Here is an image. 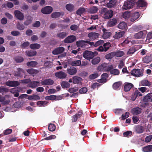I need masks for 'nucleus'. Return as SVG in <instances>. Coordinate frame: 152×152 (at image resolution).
Here are the masks:
<instances>
[{
    "label": "nucleus",
    "instance_id": "4be33fe9",
    "mask_svg": "<svg viewBox=\"0 0 152 152\" xmlns=\"http://www.w3.org/2000/svg\"><path fill=\"white\" fill-rule=\"evenodd\" d=\"M28 99L30 100L36 101L40 99V97L38 95H34L28 96Z\"/></svg>",
    "mask_w": 152,
    "mask_h": 152
},
{
    "label": "nucleus",
    "instance_id": "864d4df0",
    "mask_svg": "<svg viewBox=\"0 0 152 152\" xmlns=\"http://www.w3.org/2000/svg\"><path fill=\"white\" fill-rule=\"evenodd\" d=\"M136 131L137 133H141L143 131V127L141 126H137L136 128Z\"/></svg>",
    "mask_w": 152,
    "mask_h": 152
},
{
    "label": "nucleus",
    "instance_id": "1a4fd4ad",
    "mask_svg": "<svg viewBox=\"0 0 152 152\" xmlns=\"http://www.w3.org/2000/svg\"><path fill=\"white\" fill-rule=\"evenodd\" d=\"M102 31L103 32V34L102 35V38L104 39L108 38L111 36V33L108 31L105 28H103Z\"/></svg>",
    "mask_w": 152,
    "mask_h": 152
},
{
    "label": "nucleus",
    "instance_id": "f03ea898",
    "mask_svg": "<svg viewBox=\"0 0 152 152\" xmlns=\"http://www.w3.org/2000/svg\"><path fill=\"white\" fill-rule=\"evenodd\" d=\"M95 52H92L90 51H85L83 53V57L87 60H90L92 59L94 56Z\"/></svg>",
    "mask_w": 152,
    "mask_h": 152
},
{
    "label": "nucleus",
    "instance_id": "49530a36",
    "mask_svg": "<svg viewBox=\"0 0 152 152\" xmlns=\"http://www.w3.org/2000/svg\"><path fill=\"white\" fill-rule=\"evenodd\" d=\"M67 35V34L65 32H61L58 33L57 34V36L61 39H63Z\"/></svg>",
    "mask_w": 152,
    "mask_h": 152
},
{
    "label": "nucleus",
    "instance_id": "de8ad7c7",
    "mask_svg": "<svg viewBox=\"0 0 152 152\" xmlns=\"http://www.w3.org/2000/svg\"><path fill=\"white\" fill-rule=\"evenodd\" d=\"M106 65L104 67V71H108L111 70L113 68V66L112 65H109L107 64H105Z\"/></svg>",
    "mask_w": 152,
    "mask_h": 152
},
{
    "label": "nucleus",
    "instance_id": "2eb2a0df",
    "mask_svg": "<svg viewBox=\"0 0 152 152\" xmlns=\"http://www.w3.org/2000/svg\"><path fill=\"white\" fill-rule=\"evenodd\" d=\"M10 97V95H6L4 97H1L0 96V102H2L4 104H8L10 101L9 100H5V98H8Z\"/></svg>",
    "mask_w": 152,
    "mask_h": 152
},
{
    "label": "nucleus",
    "instance_id": "e2e57ef3",
    "mask_svg": "<svg viewBox=\"0 0 152 152\" xmlns=\"http://www.w3.org/2000/svg\"><path fill=\"white\" fill-rule=\"evenodd\" d=\"M55 129V126L53 124H50L48 126V129L50 131H54Z\"/></svg>",
    "mask_w": 152,
    "mask_h": 152
},
{
    "label": "nucleus",
    "instance_id": "423d86ee",
    "mask_svg": "<svg viewBox=\"0 0 152 152\" xmlns=\"http://www.w3.org/2000/svg\"><path fill=\"white\" fill-rule=\"evenodd\" d=\"M131 74L136 77H139L143 75L142 72L140 69H139L132 70L131 72Z\"/></svg>",
    "mask_w": 152,
    "mask_h": 152
},
{
    "label": "nucleus",
    "instance_id": "9d476101",
    "mask_svg": "<svg viewBox=\"0 0 152 152\" xmlns=\"http://www.w3.org/2000/svg\"><path fill=\"white\" fill-rule=\"evenodd\" d=\"M16 18L20 20H23L24 18L23 14L18 10H15L14 12Z\"/></svg>",
    "mask_w": 152,
    "mask_h": 152
},
{
    "label": "nucleus",
    "instance_id": "5701e85b",
    "mask_svg": "<svg viewBox=\"0 0 152 152\" xmlns=\"http://www.w3.org/2000/svg\"><path fill=\"white\" fill-rule=\"evenodd\" d=\"M143 37V33L142 31L135 33L134 35V38L136 39H140L142 38Z\"/></svg>",
    "mask_w": 152,
    "mask_h": 152
},
{
    "label": "nucleus",
    "instance_id": "09e8293b",
    "mask_svg": "<svg viewBox=\"0 0 152 152\" xmlns=\"http://www.w3.org/2000/svg\"><path fill=\"white\" fill-rule=\"evenodd\" d=\"M66 7L68 11H72L74 9V6L72 4H69L66 5Z\"/></svg>",
    "mask_w": 152,
    "mask_h": 152
},
{
    "label": "nucleus",
    "instance_id": "c9c22d12",
    "mask_svg": "<svg viewBox=\"0 0 152 152\" xmlns=\"http://www.w3.org/2000/svg\"><path fill=\"white\" fill-rule=\"evenodd\" d=\"M141 109L139 108H134L132 110V112L134 115H137L140 113Z\"/></svg>",
    "mask_w": 152,
    "mask_h": 152
},
{
    "label": "nucleus",
    "instance_id": "0eeeda50",
    "mask_svg": "<svg viewBox=\"0 0 152 152\" xmlns=\"http://www.w3.org/2000/svg\"><path fill=\"white\" fill-rule=\"evenodd\" d=\"M55 75L57 77L60 79H64L67 76V74L63 71H60L55 73Z\"/></svg>",
    "mask_w": 152,
    "mask_h": 152
},
{
    "label": "nucleus",
    "instance_id": "2f4dec72",
    "mask_svg": "<svg viewBox=\"0 0 152 152\" xmlns=\"http://www.w3.org/2000/svg\"><path fill=\"white\" fill-rule=\"evenodd\" d=\"M27 71L28 73L31 74L33 76L38 73L37 70L32 68L27 69Z\"/></svg>",
    "mask_w": 152,
    "mask_h": 152
},
{
    "label": "nucleus",
    "instance_id": "72a5a7b5",
    "mask_svg": "<svg viewBox=\"0 0 152 152\" xmlns=\"http://www.w3.org/2000/svg\"><path fill=\"white\" fill-rule=\"evenodd\" d=\"M37 64V62L34 61L28 62L26 64L29 67H34Z\"/></svg>",
    "mask_w": 152,
    "mask_h": 152
},
{
    "label": "nucleus",
    "instance_id": "5fc2aeb1",
    "mask_svg": "<svg viewBox=\"0 0 152 152\" xmlns=\"http://www.w3.org/2000/svg\"><path fill=\"white\" fill-rule=\"evenodd\" d=\"M85 42H86V41H79L76 42V45L78 47H83L84 45Z\"/></svg>",
    "mask_w": 152,
    "mask_h": 152
},
{
    "label": "nucleus",
    "instance_id": "052dcab7",
    "mask_svg": "<svg viewBox=\"0 0 152 152\" xmlns=\"http://www.w3.org/2000/svg\"><path fill=\"white\" fill-rule=\"evenodd\" d=\"M55 98V95H51L50 96H45V99L46 100H54V99Z\"/></svg>",
    "mask_w": 152,
    "mask_h": 152
},
{
    "label": "nucleus",
    "instance_id": "cd10ccee",
    "mask_svg": "<svg viewBox=\"0 0 152 152\" xmlns=\"http://www.w3.org/2000/svg\"><path fill=\"white\" fill-rule=\"evenodd\" d=\"M133 85L131 83L126 84L124 87V90L126 91H128L130 90L133 87Z\"/></svg>",
    "mask_w": 152,
    "mask_h": 152
},
{
    "label": "nucleus",
    "instance_id": "680f3d73",
    "mask_svg": "<svg viewBox=\"0 0 152 152\" xmlns=\"http://www.w3.org/2000/svg\"><path fill=\"white\" fill-rule=\"evenodd\" d=\"M48 102L46 101H38L37 103V105L39 106H44L47 104Z\"/></svg>",
    "mask_w": 152,
    "mask_h": 152
},
{
    "label": "nucleus",
    "instance_id": "c756f323",
    "mask_svg": "<svg viewBox=\"0 0 152 152\" xmlns=\"http://www.w3.org/2000/svg\"><path fill=\"white\" fill-rule=\"evenodd\" d=\"M142 151L144 152H150L152 151V145H149L142 148Z\"/></svg>",
    "mask_w": 152,
    "mask_h": 152
},
{
    "label": "nucleus",
    "instance_id": "ea45409f",
    "mask_svg": "<svg viewBox=\"0 0 152 152\" xmlns=\"http://www.w3.org/2000/svg\"><path fill=\"white\" fill-rule=\"evenodd\" d=\"M62 87L63 88H67L70 86V84L67 82L63 81L61 83Z\"/></svg>",
    "mask_w": 152,
    "mask_h": 152
},
{
    "label": "nucleus",
    "instance_id": "c03bdc74",
    "mask_svg": "<svg viewBox=\"0 0 152 152\" xmlns=\"http://www.w3.org/2000/svg\"><path fill=\"white\" fill-rule=\"evenodd\" d=\"M24 73V72L22 69L20 68H18V72L16 73L15 75L16 76H22V74Z\"/></svg>",
    "mask_w": 152,
    "mask_h": 152
},
{
    "label": "nucleus",
    "instance_id": "412c9836",
    "mask_svg": "<svg viewBox=\"0 0 152 152\" xmlns=\"http://www.w3.org/2000/svg\"><path fill=\"white\" fill-rule=\"evenodd\" d=\"M140 84L142 86L149 87L151 85V83L148 81L147 80H144L140 81Z\"/></svg>",
    "mask_w": 152,
    "mask_h": 152
},
{
    "label": "nucleus",
    "instance_id": "4d7b16f0",
    "mask_svg": "<svg viewBox=\"0 0 152 152\" xmlns=\"http://www.w3.org/2000/svg\"><path fill=\"white\" fill-rule=\"evenodd\" d=\"M110 73L114 75H118L119 74V72L117 69H113L110 71Z\"/></svg>",
    "mask_w": 152,
    "mask_h": 152
},
{
    "label": "nucleus",
    "instance_id": "bb28decb",
    "mask_svg": "<svg viewBox=\"0 0 152 152\" xmlns=\"http://www.w3.org/2000/svg\"><path fill=\"white\" fill-rule=\"evenodd\" d=\"M125 34L124 31H120L119 32H116L114 36L113 37L115 39H119L124 36Z\"/></svg>",
    "mask_w": 152,
    "mask_h": 152
},
{
    "label": "nucleus",
    "instance_id": "13d9d810",
    "mask_svg": "<svg viewBox=\"0 0 152 152\" xmlns=\"http://www.w3.org/2000/svg\"><path fill=\"white\" fill-rule=\"evenodd\" d=\"M78 87H75L74 88H70L69 89L68 91L70 93H72L78 91Z\"/></svg>",
    "mask_w": 152,
    "mask_h": 152
},
{
    "label": "nucleus",
    "instance_id": "774afa93",
    "mask_svg": "<svg viewBox=\"0 0 152 152\" xmlns=\"http://www.w3.org/2000/svg\"><path fill=\"white\" fill-rule=\"evenodd\" d=\"M145 99L147 101L151 99V101L152 102V94H148L145 97Z\"/></svg>",
    "mask_w": 152,
    "mask_h": 152
},
{
    "label": "nucleus",
    "instance_id": "c85d7f7f",
    "mask_svg": "<svg viewBox=\"0 0 152 152\" xmlns=\"http://www.w3.org/2000/svg\"><path fill=\"white\" fill-rule=\"evenodd\" d=\"M117 22V20L115 18L110 20L108 22V25L110 27H112L115 25Z\"/></svg>",
    "mask_w": 152,
    "mask_h": 152
},
{
    "label": "nucleus",
    "instance_id": "6e6d98bb",
    "mask_svg": "<svg viewBox=\"0 0 152 152\" xmlns=\"http://www.w3.org/2000/svg\"><path fill=\"white\" fill-rule=\"evenodd\" d=\"M145 5V2L142 0H140L137 2V5L139 7H143Z\"/></svg>",
    "mask_w": 152,
    "mask_h": 152
},
{
    "label": "nucleus",
    "instance_id": "bf43d9fd",
    "mask_svg": "<svg viewBox=\"0 0 152 152\" xmlns=\"http://www.w3.org/2000/svg\"><path fill=\"white\" fill-rule=\"evenodd\" d=\"M115 56L114 52L111 53L105 56V57L107 59H110Z\"/></svg>",
    "mask_w": 152,
    "mask_h": 152
},
{
    "label": "nucleus",
    "instance_id": "37998d69",
    "mask_svg": "<svg viewBox=\"0 0 152 152\" xmlns=\"http://www.w3.org/2000/svg\"><path fill=\"white\" fill-rule=\"evenodd\" d=\"M71 64L72 66H80L81 64V61L80 60H76L72 61Z\"/></svg>",
    "mask_w": 152,
    "mask_h": 152
},
{
    "label": "nucleus",
    "instance_id": "9b49d317",
    "mask_svg": "<svg viewBox=\"0 0 152 152\" xmlns=\"http://www.w3.org/2000/svg\"><path fill=\"white\" fill-rule=\"evenodd\" d=\"M76 39V37L74 35L68 36L64 40V42L66 43H71L74 41Z\"/></svg>",
    "mask_w": 152,
    "mask_h": 152
},
{
    "label": "nucleus",
    "instance_id": "f704fd0d",
    "mask_svg": "<svg viewBox=\"0 0 152 152\" xmlns=\"http://www.w3.org/2000/svg\"><path fill=\"white\" fill-rule=\"evenodd\" d=\"M118 27L119 28L123 29L126 28L127 25L125 22H122L118 24Z\"/></svg>",
    "mask_w": 152,
    "mask_h": 152
},
{
    "label": "nucleus",
    "instance_id": "e433bc0d",
    "mask_svg": "<svg viewBox=\"0 0 152 152\" xmlns=\"http://www.w3.org/2000/svg\"><path fill=\"white\" fill-rule=\"evenodd\" d=\"M26 55L29 57L33 56H35L37 54L36 51H30L26 52Z\"/></svg>",
    "mask_w": 152,
    "mask_h": 152
},
{
    "label": "nucleus",
    "instance_id": "a211bd4d",
    "mask_svg": "<svg viewBox=\"0 0 152 152\" xmlns=\"http://www.w3.org/2000/svg\"><path fill=\"white\" fill-rule=\"evenodd\" d=\"M67 71L68 73L71 75H75L77 73V69L75 67L72 68H68Z\"/></svg>",
    "mask_w": 152,
    "mask_h": 152
},
{
    "label": "nucleus",
    "instance_id": "473e14b6",
    "mask_svg": "<svg viewBox=\"0 0 152 152\" xmlns=\"http://www.w3.org/2000/svg\"><path fill=\"white\" fill-rule=\"evenodd\" d=\"M130 13L129 12H125L123 13L122 16L125 20L128 19L130 17Z\"/></svg>",
    "mask_w": 152,
    "mask_h": 152
},
{
    "label": "nucleus",
    "instance_id": "603ef678",
    "mask_svg": "<svg viewBox=\"0 0 152 152\" xmlns=\"http://www.w3.org/2000/svg\"><path fill=\"white\" fill-rule=\"evenodd\" d=\"M86 11L85 10L84 8H79L76 12V13L78 15H81V14L84 13Z\"/></svg>",
    "mask_w": 152,
    "mask_h": 152
},
{
    "label": "nucleus",
    "instance_id": "39448f33",
    "mask_svg": "<svg viewBox=\"0 0 152 152\" xmlns=\"http://www.w3.org/2000/svg\"><path fill=\"white\" fill-rule=\"evenodd\" d=\"M52 7L50 6H46L41 10V12L44 14H49L50 13L53 11Z\"/></svg>",
    "mask_w": 152,
    "mask_h": 152
},
{
    "label": "nucleus",
    "instance_id": "b1692460",
    "mask_svg": "<svg viewBox=\"0 0 152 152\" xmlns=\"http://www.w3.org/2000/svg\"><path fill=\"white\" fill-rule=\"evenodd\" d=\"M140 16V14L138 12H135L131 18V21L132 22H134Z\"/></svg>",
    "mask_w": 152,
    "mask_h": 152
},
{
    "label": "nucleus",
    "instance_id": "f257e3e1",
    "mask_svg": "<svg viewBox=\"0 0 152 152\" xmlns=\"http://www.w3.org/2000/svg\"><path fill=\"white\" fill-rule=\"evenodd\" d=\"M101 14L105 19H109L113 15V12L111 10H108L107 8H103L101 10Z\"/></svg>",
    "mask_w": 152,
    "mask_h": 152
},
{
    "label": "nucleus",
    "instance_id": "a18cd8bd",
    "mask_svg": "<svg viewBox=\"0 0 152 152\" xmlns=\"http://www.w3.org/2000/svg\"><path fill=\"white\" fill-rule=\"evenodd\" d=\"M136 51V49L134 47H132L128 50L127 54L128 55H131L133 54Z\"/></svg>",
    "mask_w": 152,
    "mask_h": 152
},
{
    "label": "nucleus",
    "instance_id": "58836bf2",
    "mask_svg": "<svg viewBox=\"0 0 152 152\" xmlns=\"http://www.w3.org/2000/svg\"><path fill=\"white\" fill-rule=\"evenodd\" d=\"M100 61V58L99 57H97L93 59L91 61L93 64L95 65L98 64Z\"/></svg>",
    "mask_w": 152,
    "mask_h": 152
},
{
    "label": "nucleus",
    "instance_id": "f8f14e48",
    "mask_svg": "<svg viewBox=\"0 0 152 152\" xmlns=\"http://www.w3.org/2000/svg\"><path fill=\"white\" fill-rule=\"evenodd\" d=\"M152 61V54L146 56L143 58L142 61L145 63L148 64Z\"/></svg>",
    "mask_w": 152,
    "mask_h": 152
},
{
    "label": "nucleus",
    "instance_id": "a878e982",
    "mask_svg": "<svg viewBox=\"0 0 152 152\" xmlns=\"http://www.w3.org/2000/svg\"><path fill=\"white\" fill-rule=\"evenodd\" d=\"M63 13L56 12L53 13L51 15V17L53 18H56L59 17L61 15H63Z\"/></svg>",
    "mask_w": 152,
    "mask_h": 152
},
{
    "label": "nucleus",
    "instance_id": "393cba45",
    "mask_svg": "<svg viewBox=\"0 0 152 152\" xmlns=\"http://www.w3.org/2000/svg\"><path fill=\"white\" fill-rule=\"evenodd\" d=\"M142 94L138 90H136L135 91L134 94L132 96V100L134 101L136 99L138 96H142Z\"/></svg>",
    "mask_w": 152,
    "mask_h": 152
},
{
    "label": "nucleus",
    "instance_id": "4c0bfd02",
    "mask_svg": "<svg viewBox=\"0 0 152 152\" xmlns=\"http://www.w3.org/2000/svg\"><path fill=\"white\" fill-rule=\"evenodd\" d=\"M40 47V45L37 43H34L31 44L30 45V48L32 49H39Z\"/></svg>",
    "mask_w": 152,
    "mask_h": 152
},
{
    "label": "nucleus",
    "instance_id": "a19ab883",
    "mask_svg": "<svg viewBox=\"0 0 152 152\" xmlns=\"http://www.w3.org/2000/svg\"><path fill=\"white\" fill-rule=\"evenodd\" d=\"M121 85L122 83L121 82H117L113 84V87L114 89H117L121 87Z\"/></svg>",
    "mask_w": 152,
    "mask_h": 152
},
{
    "label": "nucleus",
    "instance_id": "79ce46f5",
    "mask_svg": "<svg viewBox=\"0 0 152 152\" xmlns=\"http://www.w3.org/2000/svg\"><path fill=\"white\" fill-rule=\"evenodd\" d=\"M115 56L117 57H121L123 56L124 55V52L119 50L116 52H114Z\"/></svg>",
    "mask_w": 152,
    "mask_h": 152
},
{
    "label": "nucleus",
    "instance_id": "aec40b11",
    "mask_svg": "<svg viewBox=\"0 0 152 152\" xmlns=\"http://www.w3.org/2000/svg\"><path fill=\"white\" fill-rule=\"evenodd\" d=\"M116 1L115 0H111L109 1L107 4V7L109 8H112L116 5Z\"/></svg>",
    "mask_w": 152,
    "mask_h": 152
},
{
    "label": "nucleus",
    "instance_id": "20e7f679",
    "mask_svg": "<svg viewBox=\"0 0 152 152\" xmlns=\"http://www.w3.org/2000/svg\"><path fill=\"white\" fill-rule=\"evenodd\" d=\"M111 46V44L109 42H107L104 43L103 45L100 46L97 50L100 52L107 51Z\"/></svg>",
    "mask_w": 152,
    "mask_h": 152
},
{
    "label": "nucleus",
    "instance_id": "69168bd1",
    "mask_svg": "<svg viewBox=\"0 0 152 152\" xmlns=\"http://www.w3.org/2000/svg\"><path fill=\"white\" fill-rule=\"evenodd\" d=\"M146 41H148V42H151L152 41V34L151 33H148Z\"/></svg>",
    "mask_w": 152,
    "mask_h": 152
},
{
    "label": "nucleus",
    "instance_id": "7c9ffc66",
    "mask_svg": "<svg viewBox=\"0 0 152 152\" xmlns=\"http://www.w3.org/2000/svg\"><path fill=\"white\" fill-rule=\"evenodd\" d=\"M98 10V8L96 6H93L91 7L88 10V12L91 13L97 12Z\"/></svg>",
    "mask_w": 152,
    "mask_h": 152
},
{
    "label": "nucleus",
    "instance_id": "6e6552de",
    "mask_svg": "<svg viewBox=\"0 0 152 152\" xmlns=\"http://www.w3.org/2000/svg\"><path fill=\"white\" fill-rule=\"evenodd\" d=\"M65 50V48L63 47H59L55 49L52 51V53L54 55H58L62 53Z\"/></svg>",
    "mask_w": 152,
    "mask_h": 152
},
{
    "label": "nucleus",
    "instance_id": "6ab92c4d",
    "mask_svg": "<svg viewBox=\"0 0 152 152\" xmlns=\"http://www.w3.org/2000/svg\"><path fill=\"white\" fill-rule=\"evenodd\" d=\"M53 80L50 79L45 80L41 82L42 85H50L53 84Z\"/></svg>",
    "mask_w": 152,
    "mask_h": 152
},
{
    "label": "nucleus",
    "instance_id": "0e129e2a",
    "mask_svg": "<svg viewBox=\"0 0 152 152\" xmlns=\"http://www.w3.org/2000/svg\"><path fill=\"white\" fill-rule=\"evenodd\" d=\"M99 75L98 73H94L90 75L89 77L90 79H94L97 77Z\"/></svg>",
    "mask_w": 152,
    "mask_h": 152
},
{
    "label": "nucleus",
    "instance_id": "338daca9",
    "mask_svg": "<svg viewBox=\"0 0 152 152\" xmlns=\"http://www.w3.org/2000/svg\"><path fill=\"white\" fill-rule=\"evenodd\" d=\"M39 86V82L38 81H34L31 83V87L35 88Z\"/></svg>",
    "mask_w": 152,
    "mask_h": 152
},
{
    "label": "nucleus",
    "instance_id": "7ed1b4c3",
    "mask_svg": "<svg viewBox=\"0 0 152 152\" xmlns=\"http://www.w3.org/2000/svg\"><path fill=\"white\" fill-rule=\"evenodd\" d=\"M134 4V3L133 1H127L124 2L122 8L125 10L130 9L133 7Z\"/></svg>",
    "mask_w": 152,
    "mask_h": 152
},
{
    "label": "nucleus",
    "instance_id": "8fccbe9b",
    "mask_svg": "<svg viewBox=\"0 0 152 152\" xmlns=\"http://www.w3.org/2000/svg\"><path fill=\"white\" fill-rule=\"evenodd\" d=\"M139 91H141L142 93L144 92H149V89L148 88L145 87H141L138 88Z\"/></svg>",
    "mask_w": 152,
    "mask_h": 152
},
{
    "label": "nucleus",
    "instance_id": "4468645a",
    "mask_svg": "<svg viewBox=\"0 0 152 152\" xmlns=\"http://www.w3.org/2000/svg\"><path fill=\"white\" fill-rule=\"evenodd\" d=\"M6 85L10 87L16 86L19 84V83L17 81H8L6 83Z\"/></svg>",
    "mask_w": 152,
    "mask_h": 152
},
{
    "label": "nucleus",
    "instance_id": "3c124183",
    "mask_svg": "<svg viewBox=\"0 0 152 152\" xmlns=\"http://www.w3.org/2000/svg\"><path fill=\"white\" fill-rule=\"evenodd\" d=\"M32 18L29 16L27 18V20L24 22V24L25 25L28 26L31 24L32 21Z\"/></svg>",
    "mask_w": 152,
    "mask_h": 152
},
{
    "label": "nucleus",
    "instance_id": "dca6fc26",
    "mask_svg": "<svg viewBox=\"0 0 152 152\" xmlns=\"http://www.w3.org/2000/svg\"><path fill=\"white\" fill-rule=\"evenodd\" d=\"M102 78L98 80L100 83H104L107 81V79L108 78V75L107 73L103 74L101 76Z\"/></svg>",
    "mask_w": 152,
    "mask_h": 152
},
{
    "label": "nucleus",
    "instance_id": "ddd939ff",
    "mask_svg": "<svg viewBox=\"0 0 152 152\" xmlns=\"http://www.w3.org/2000/svg\"><path fill=\"white\" fill-rule=\"evenodd\" d=\"M99 36V34L97 33L91 32L88 34V36L91 39L94 40L97 38Z\"/></svg>",
    "mask_w": 152,
    "mask_h": 152
},
{
    "label": "nucleus",
    "instance_id": "f3484780",
    "mask_svg": "<svg viewBox=\"0 0 152 152\" xmlns=\"http://www.w3.org/2000/svg\"><path fill=\"white\" fill-rule=\"evenodd\" d=\"M73 83L74 84H79L81 83L82 79L77 76H74L72 77Z\"/></svg>",
    "mask_w": 152,
    "mask_h": 152
}]
</instances>
